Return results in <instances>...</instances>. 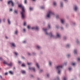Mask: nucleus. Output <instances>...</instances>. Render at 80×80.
Returning <instances> with one entry per match:
<instances>
[{"mask_svg": "<svg viewBox=\"0 0 80 80\" xmlns=\"http://www.w3.org/2000/svg\"><path fill=\"white\" fill-rule=\"evenodd\" d=\"M18 7H20V8H22V12H21V17L23 19L24 18H25V11L24 7H23V6H22V4L18 5Z\"/></svg>", "mask_w": 80, "mask_h": 80, "instance_id": "obj_1", "label": "nucleus"}, {"mask_svg": "<svg viewBox=\"0 0 80 80\" xmlns=\"http://www.w3.org/2000/svg\"><path fill=\"white\" fill-rule=\"evenodd\" d=\"M63 68V66L62 65L58 66L56 67V69L58 70V73L59 74H60V68Z\"/></svg>", "mask_w": 80, "mask_h": 80, "instance_id": "obj_2", "label": "nucleus"}, {"mask_svg": "<svg viewBox=\"0 0 80 80\" xmlns=\"http://www.w3.org/2000/svg\"><path fill=\"white\" fill-rule=\"evenodd\" d=\"M54 13L51 11H49L48 12V13L47 15V17L48 18H50V15H53Z\"/></svg>", "mask_w": 80, "mask_h": 80, "instance_id": "obj_3", "label": "nucleus"}, {"mask_svg": "<svg viewBox=\"0 0 80 80\" xmlns=\"http://www.w3.org/2000/svg\"><path fill=\"white\" fill-rule=\"evenodd\" d=\"M8 4H10L11 3L12 6H13V2H12V1H9L8 2Z\"/></svg>", "mask_w": 80, "mask_h": 80, "instance_id": "obj_4", "label": "nucleus"}, {"mask_svg": "<svg viewBox=\"0 0 80 80\" xmlns=\"http://www.w3.org/2000/svg\"><path fill=\"white\" fill-rule=\"evenodd\" d=\"M43 30L45 32V34L46 35H48V34L47 32V29H44V28H43Z\"/></svg>", "mask_w": 80, "mask_h": 80, "instance_id": "obj_5", "label": "nucleus"}, {"mask_svg": "<svg viewBox=\"0 0 80 80\" xmlns=\"http://www.w3.org/2000/svg\"><path fill=\"white\" fill-rule=\"evenodd\" d=\"M32 29L33 30V29H35L36 30H38L39 29L38 27H33L32 28Z\"/></svg>", "mask_w": 80, "mask_h": 80, "instance_id": "obj_6", "label": "nucleus"}, {"mask_svg": "<svg viewBox=\"0 0 80 80\" xmlns=\"http://www.w3.org/2000/svg\"><path fill=\"white\" fill-rule=\"evenodd\" d=\"M8 65L10 67H12V63L10 62L9 64H8Z\"/></svg>", "mask_w": 80, "mask_h": 80, "instance_id": "obj_7", "label": "nucleus"}, {"mask_svg": "<svg viewBox=\"0 0 80 80\" xmlns=\"http://www.w3.org/2000/svg\"><path fill=\"white\" fill-rule=\"evenodd\" d=\"M57 37L58 38H60V35L58 33H57Z\"/></svg>", "mask_w": 80, "mask_h": 80, "instance_id": "obj_8", "label": "nucleus"}, {"mask_svg": "<svg viewBox=\"0 0 80 80\" xmlns=\"http://www.w3.org/2000/svg\"><path fill=\"white\" fill-rule=\"evenodd\" d=\"M74 10H75V11H76V10H77V6H74Z\"/></svg>", "mask_w": 80, "mask_h": 80, "instance_id": "obj_9", "label": "nucleus"}, {"mask_svg": "<svg viewBox=\"0 0 80 80\" xmlns=\"http://www.w3.org/2000/svg\"><path fill=\"white\" fill-rule=\"evenodd\" d=\"M3 63L4 64H5L6 65H8V62L6 61H4Z\"/></svg>", "mask_w": 80, "mask_h": 80, "instance_id": "obj_10", "label": "nucleus"}, {"mask_svg": "<svg viewBox=\"0 0 80 80\" xmlns=\"http://www.w3.org/2000/svg\"><path fill=\"white\" fill-rule=\"evenodd\" d=\"M62 23H63V22H64V19H62L61 20Z\"/></svg>", "mask_w": 80, "mask_h": 80, "instance_id": "obj_11", "label": "nucleus"}, {"mask_svg": "<svg viewBox=\"0 0 80 80\" xmlns=\"http://www.w3.org/2000/svg\"><path fill=\"white\" fill-rule=\"evenodd\" d=\"M11 45H12V46L14 47H15V44L13 43H11Z\"/></svg>", "mask_w": 80, "mask_h": 80, "instance_id": "obj_12", "label": "nucleus"}, {"mask_svg": "<svg viewBox=\"0 0 80 80\" xmlns=\"http://www.w3.org/2000/svg\"><path fill=\"white\" fill-rule=\"evenodd\" d=\"M22 72L23 74L25 73V71L22 70Z\"/></svg>", "mask_w": 80, "mask_h": 80, "instance_id": "obj_13", "label": "nucleus"}, {"mask_svg": "<svg viewBox=\"0 0 80 80\" xmlns=\"http://www.w3.org/2000/svg\"><path fill=\"white\" fill-rule=\"evenodd\" d=\"M36 65L37 66V67L38 68H39V66H38V63H36Z\"/></svg>", "mask_w": 80, "mask_h": 80, "instance_id": "obj_14", "label": "nucleus"}, {"mask_svg": "<svg viewBox=\"0 0 80 80\" xmlns=\"http://www.w3.org/2000/svg\"><path fill=\"white\" fill-rule=\"evenodd\" d=\"M53 5H54V6H55L56 5H57V3L55 2H53Z\"/></svg>", "mask_w": 80, "mask_h": 80, "instance_id": "obj_15", "label": "nucleus"}, {"mask_svg": "<svg viewBox=\"0 0 80 80\" xmlns=\"http://www.w3.org/2000/svg\"><path fill=\"white\" fill-rule=\"evenodd\" d=\"M74 54H76L77 53V50H74Z\"/></svg>", "mask_w": 80, "mask_h": 80, "instance_id": "obj_16", "label": "nucleus"}, {"mask_svg": "<svg viewBox=\"0 0 80 80\" xmlns=\"http://www.w3.org/2000/svg\"><path fill=\"white\" fill-rule=\"evenodd\" d=\"M49 35H50V37H53V35H52V33L50 32L49 33Z\"/></svg>", "mask_w": 80, "mask_h": 80, "instance_id": "obj_17", "label": "nucleus"}, {"mask_svg": "<svg viewBox=\"0 0 80 80\" xmlns=\"http://www.w3.org/2000/svg\"><path fill=\"white\" fill-rule=\"evenodd\" d=\"M18 33V31L17 30H16L15 32V34H17V33Z\"/></svg>", "mask_w": 80, "mask_h": 80, "instance_id": "obj_18", "label": "nucleus"}, {"mask_svg": "<svg viewBox=\"0 0 80 80\" xmlns=\"http://www.w3.org/2000/svg\"><path fill=\"white\" fill-rule=\"evenodd\" d=\"M8 24H10V20H9V19L8 20Z\"/></svg>", "mask_w": 80, "mask_h": 80, "instance_id": "obj_19", "label": "nucleus"}, {"mask_svg": "<svg viewBox=\"0 0 80 80\" xmlns=\"http://www.w3.org/2000/svg\"><path fill=\"white\" fill-rule=\"evenodd\" d=\"M60 4H61L60 7H62V6H63V4H62V2H61Z\"/></svg>", "mask_w": 80, "mask_h": 80, "instance_id": "obj_20", "label": "nucleus"}, {"mask_svg": "<svg viewBox=\"0 0 80 80\" xmlns=\"http://www.w3.org/2000/svg\"><path fill=\"white\" fill-rule=\"evenodd\" d=\"M9 73H10V74H13V72L11 71H9Z\"/></svg>", "mask_w": 80, "mask_h": 80, "instance_id": "obj_21", "label": "nucleus"}, {"mask_svg": "<svg viewBox=\"0 0 80 80\" xmlns=\"http://www.w3.org/2000/svg\"><path fill=\"white\" fill-rule=\"evenodd\" d=\"M32 70H33V71H34V72H35V68H32Z\"/></svg>", "mask_w": 80, "mask_h": 80, "instance_id": "obj_22", "label": "nucleus"}, {"mask_svg": "<svg viewBox=\"0 0 80 80\" xmlns=\"http://www.w3.org/2000/svg\"><path fill=\"white\" fill-rule=\"evenodd\" d=\"M27 64H28V65H31V64H32V63L28 62Z\"/></svg>", "mask_w": 80, "mask_h": 80, "instance_id": "obj_23", "label": "nucleus"}, {"mask_svg": "<svg viewBox=\"0 0 80 80\" xmlns=\"http://www.w3.org/2000/svg\"><path fill=\"white\" fill-rule=\"evenodd\" d=\"M37 48H40V47L38 46H37Z\"/></svg>", "mask_w": 80, "mask_h": 80, "instance_id": "obj_24", "label": "nucleus"}, {"mask_svg": "<svg viewBox=\"0 0 80 80\" xmlns=\"http://www.w3.org/2000/svg\"><path fill=\"white\" fill-rule=\"evenodd\" d=\"M75 65V63H73L72 64V65Z\"/></svg>", "mask_w": 80, "mask_h": 80, "instance_id": "obj_25", "label": "nucleus"}, {"mask_svg": "<svg viewBox=\"0 0 80 80\" xmlns=\"http://www.w3.org/2000/svg\"><path fill=\"white\" fill-rule=\"evenodd\" d=\"M22 67H25V64H22Z\"/></svg>", "mask_w": 80, "mask_h": 80, "instance_id": "obj_26", "label": "nucleus"}, {"mask_svg": "<svg viewBox=\"0 0 80 80\" xmlns=\"http://www.w3.org/2000/svg\"><path fill=\"white\" fill-rule=\"evenodd\" d=\"M14 53H15V54L16 55V56H17V55H18V53L16 52H15Z\"/></svg>", "mask_w": 80, "mask_h": 80, "instance_id": "obj_27", "label": "nucleus"}, {"mask_svg": "<svg viewBox=\"0 0 80 80\" xmlns=\"http://www.w3.org/2000/svg\"><path fill=\"white\" fill-rule=\"evenodd\" d=\"M29 10H33V8H29Z\"/></svg>", "mask_w": 80, "mask_h": 80, "instance_id": "obj_28", "label": "nucleus"}, {"mask_svg": "<svg viewBox=\"0 0 80 80\" xmlns=\"http://www.w3.org/2000/svg\"><path fill=\"white\" fill-rule=\"evenodd\" d=\"M44 8H45V7H41V8L42 9H43Z\"/></svg>", "mask_w": 80, "mask_h": 80, "instance_id": "obj_29", "label": "nucleus"}, {"mask_svg": "<svg viewBox=\"0 0 80 80\" xmlns=\"http://www.w3.org/2000/svg\"><path fill=\"white\" fill-rule=\"evenodd\" d=\"M25 25H26V22H24L23 23L24 26H25Z\"/></svg>", "mask_w": 80, "mask_h": 80, "instance_id": "obj_30", "label": "nucleus"}, {"mask_svg": "<svg viewBox=\"0 0 80 80\" xmlns=\"http://www.w3.org/2000/svg\"><path fill=\"white\" fill-rule=\"evenodd\" d=\"M63 80H67V78H66L64 77L63 78Z\"/></svg>", "mask_w": 80, "mask_h": 80, "instance_id": "obj_31", "label": "nucleus"}, {"mask_svg": "<svg viewBox=\"0 0 80 80\" xmlns=\"http://www.w3.org/2000/svg\"><path fill=\"white\" fill-rule=\"evenodd\" d=\"M49 65L50 66L52 65V63H51V62H49Z\"/></svg>", "mask_w": 80, "mask_h": 80, "instance_id": "obj_32", "label": "nucleus"}, {"mask_svg": "<svg viewBox=\"0 0 80 80\" xmlns=\"http://www.w3.org/2000/svg\"><path fill=\"white\" fill-rule=\"evenodd\" d=\"M24 3H27V0H24Z\"/></svg>", "mask_w": 80, "mask_h": 80, "instance_id": "obj_33", "label": "nucleus"}, {"mask_svg": "<svg viewBox=\"0 0 80 80\" xmlns=\"http://www.w3.org/2000/svg\"><path fill=\"white\" fill-rule=\"evenodd\" d=\"M14 12L15 13H17V11L16 10H14Z\"/></svg>", "mask_w": 80, "mask_h": 80, "instance_id": "obj_34", "label": "nucleus"}, {"mask_svg": "<svg viewBox=\"0 0 80 80\" xmlns=\"http://www.w3.org/2000/svg\"><path fill=\"white\" fill-rule=\"evenodd\" d=\"M70 46V45L69 44H67V45L66 46L67 47H68Z\"/></svg>", "mask_w": 80, "mask_h": 80, "instance_id": "obj_35", "label": "nucleus"}, {"mask_svg": "<svg viewBox=\"0 0 80 80\" xmlns=\"http://www.w3.org/2000/svg\"><path fill=\"white\" fill-rule=\"evenodd\" d=\"M80 58H78V61H80Z\"/></svg>", "mask_w": 80, "mask_h": 80, "instance_id": "obj_36", "label": "nucleus"}, {"mask_svg": "<svg viewBox=\"0 0 80 80\" xmlns=\"http://www.w3.org/2000/svg\"><path fill=\"white\" fill-rule=\"evenodd\" d=\"M27 28H28V29H29V28H30V26H28Z\"/></svg>", "mask_w": 80, "mask_h": 80, "instance_id": "obj_37", "label": "nucleus"}, {"mask_svg": "<svg viewBox=\"0 0 80 80\" xmlns=\"http://www.w3.org/2000/svg\"><path fill=\"white\" fill-rule=\"evenodd\" d=\"M48 27L49 28H50V25H48Z\"/></svg>", "mask_w": 80, "mask_h": 80, "instance_id": "obj_38", "label": "nucleus"}, {"mask_svg": "<svg viewBox=\"0 0 80 80\" xmlns=\"http://www.w3.org/2000/svg\"><path fill=\"white\" fill-rule=\"evenodd\" d=\"M68 69H69V70H72V68H68Z\"/></svg>", "mask_w": 80, "mask_h": 80, "instance_id": "obj_39", "label": "nucleus"}, {"mask_svg": "<svg viewBox=\"0 0 80 80\" xmlns=\"http://www.w3.org/2000/svg\"><path fill=\"white\" fill-rule=\"evenodd\" d=\"M2 58H0V60H2Z\"/></svg>", "mask_w": 80, "mask_h": 80, "instance_id": "obj_40", "label": "nucleus"}, {"mask_svg": "<svg viewBox=\"0 0 80 80\" xmlns=\"http://www.w3.org/2000/svg\"><path fill=\"white\" fill-rule=\"evenodd\" d=\"M18 63H21V61H18Z\"/></svg>", "mask_w": 80, "mask_h": 80, "instance_id": "obj_41", "label": "nucleus"}, {"mask_svg": "<svg viewBox=\"0 0 80 80\" xmlns=\"http://www.w3.org/2000/svg\"><path fill=\"white\" fill-rule=\"evenodd\" d=\"M7 74H8V73H7V72H6V73H5V75H7Z\"/></svg>", "mask_w": 80, "mask_h": 80, "instance_id": "obj_42", "label": "nucleus"}, {"mask_svg": "<svg viewBox=\"0 0 80 80\" xmlns=\"http://www.w3.org/2000/svg\"><path fill=\"white\" fill-rule=\"evenodd\" d=\"M57 79L58 80H59V78H58V77H57Z\"/></svg>", "mask_w": 80, "mask_h": 80, "instance_id": "obj_43", "label": "nucleus"}, {"mask_svg": "<svg viewBox=\"0 0 80 80\" xmlns=\"http://www.w3.org/2000/svg\"><path fill=\"white\" fill-rule=\"evenodd\" d=\"M70 56V54H68L67 56L68 57H69V56Z\"/></svg>", "mask_w": 80, "mask_h": 80, "instance_id": "obj_44", "label": "nucleus"}, {"mask_svg": "<svg viewBox=\"0 0 80 80\" xmlns=\"http://www.w3.org/2000/svg\"><path fill=\"white\" fill-rule=\"evenodd\" d=\"M48 76H49V75L48 74H47V76L48 77Z\"/></svg>", "mask_w": 80, "mask_h": 80, "instance_id": "obj_45", "label": "nucleus"}, {"mask_svg": "<svg viewBox=\"0 0 80 80\" xmlns=\"http://www.w3.org/2000/svg\"><path fill=\"white\" fill-rule=\"evenodd\" d=\"M23 31H24V32H25V29H23Z\"/></svg>", "mask_w": 80, "mask_h": 80, "instance_id": "obj_46", "label": "nucleus"}, {"mask_svg": "<svg viewBox=\"0 0 80 80\" xmlns=\"http://www.w3.org/2000/svg\"><path fill=\"white\" fill-rule=\"evenodd\" d=\"M10 11H12V9H10Z\"/></svg>", "mask_w": 80, "mask_h": 80, "instance_id": "obj_47", "label": "nucleus"}, {"mask_svg": "<svg viewBox=\"0 0 80 80\" xmlns=\"http://www.w3.org/2000/svg\"><path fill=\"white\" fill-rule=\"evenodd\" d=\"M28 54L29 55H30V53H28Z\"/></svg>", "mask_w": 80, "mask_h": 80, "instance_id": "obj_48", "label": "nucleus"}, {"mask_svg": "<svg viewBox=\"0 0 80 80\" xmlns=\"http://www.w3.org/2000/svg\"><path fill=\"white\" fill-rule=\"evenodd\" d=\"M0 77L1 78H2V77L1 76H0Z\"/></svg>", "mask_w": 80, "mask_h": 80, "instance_id": "obj_49", "label": "nucleus"}, {"mask_svg": "<svg viewBox=\"0 0 80 80\" xmlns=\"http://www.w3.org/2000/svg\"><path fill=\"white\" fill-rule=\"evenodd\" d=\"M26 42V41H24L23 42V43H25Z\"/></svg>", "mask_w": 80, "mask_h": 80, "instance_id": "obj_50", "label": "nucleus"}, {"mask_svg": "<svg viewBox=\"0 0 80 80\" xmlns=\"http://www.w3.org/2000/svg\"><path fill=\"white\" fill-rule=\"evenodd\" d=\"M42 70H40V72H42Z\"/></svg>", "mask_w": 80, "mask_h": 80, "instance_id": "obj_51", "label": "nucleus"}, {"mask_svg": "<svg viewBox=\"0 0 80 80\" xmlns=\"http://www.w3.org/2000/svg\"><path fill=\"white\" fill-rule=\"evenodd\" d=\"M6 38H8L7 37V36H6Z\"/></svg>", "mask_w": 80, "mask_h": 80, "instance_id": "obj_52", "label": "nucleus"}, {"mask_svg": "<svg viewBox=\"0 0 80 80\" xmlns=\"http://www.w3.org/2000/svg\"><path fill=\"white\" fill-rule=\"evenodd\" d=\"M64 1H65V2H66V1H67V0H64Z\"/></svg>", "mask_w": 80, "mask_h": 80, "instance_id": "obj_53", "label": "nucleus"}, {"mask_svg": "<svg viewBox=\"0 0 80 80\" xmlns=\"http://www.w3.org/2000/svg\"><path fill=\"white\" fill-rule=\"evenodd\" d=\"M3 20L4 22V21H5V19H4Z\"/></svg>", "mask_w": 80, "mask_h": 80, "instance_id": "obj_54", "label": "nucleus"}, {"mask_svg": "<svg viewBox=\"0 0 80 80\" xmlns=\"http://www.w3.org/2000/svg\"><path fill=\"white\" fill-rule=\"evenodd\" d=\"M56 18H58V16H56Z\"/></svg>", "mask_w": 80, "mask_h": 80, "instance_id": "obj_55", "label": "nucleus"}, {"mask_svg": "<svg viewBox=\"0 0 80 80\" xmlns=\"http://www.w3.org/2000/svg\"><path fill=\"white\" fill-rule=\"evenodd\" d=\"M31 77H33V76L31 75Z\"/></svg>", "mask_w": 80, "mask_h": 80, "instance_id": "obj_56", "label": "nucleus"}, {"mask_svg": "<svg viewBox=\"0 0 80 80\" xmlns=\"http://www.w3.org/2000/svg\"><path fill=\"white\" fill-rule=\"evenodd\" d=\"M32 1H35V0H32Z\"/></svg>", "mask_w": 80, "mask_h": 80, "instance_id": "obj_57", "label": "nucleus"}, {"mask_svg": "<svg viewBox=\"0 0 80 80\" xmlns=\"http://www.w3.org/2000/svg\"><path fill=\"white\" fill-rule=\"evenodd\" d=\"M38 80H39V78H38Z\"/></svg>", "mask_w": 80, "mask_h": 80, "instance_id": "obj_58", "label": "nucleus"}, {"mask_svg": "<svg viewBox=\"0 0 80 80\" xmlns=\"http://www.w3.org/2000/svg\"><path fill=\"white\" fill-rule=\"evenodd\" d=\"M29 70H30V68H29Z\"/></svg>", "mask_w": 80, "mask_h": 80, "instance_id": "obj_59", "label": "nucleus"}, {"mask_svg": "<svg viewBox=\"0 0 80 80\" xmlns=\"http://www.w3.org/2000/svg\"><path fill=\"white\" fill-rule=\"evenodd\" d=\"M56 28H58V27H56Z\"/></svg>", "mask_w": 80, "mask_h": 80, "instance_id": "obj_60", "label": "nucleus"}, {"mask_svg": "<svg viewBox=\"0 0 80 80\" xmlns=\"http://www.w3.org/2000/svg\"><path fill=\"white\" fill-rule=\"evenodd\" d=\"M61 29H62L63 28H61Z\"/></svg>", "mask_w": 80, "mask_h": 80, "instance_id": "obj_61", "label": "nucleus"}, {"mask_svg": "<svg viewBox=\"0 0 80 80\" xmlns=\"http://www.w3.org/2000/svg\"><path fill=\"white\" fill-rule=\"evenodd\" d=\"M1 22V20H0V23Z\"/></svg>", "mask_w": 80, "mask_h": 80, "instance_id": "obj_62", "label": "nucleus"}, {"mask_svg": "<svg viewBox=\"0 0 80 80\" xmlns=\"http://www.w3.org/2000/svg\"><path fill=\"white\" fill-rule=\"evenodd\" d=\"M77 42V43H78V42Z\"/></svg>", "mask_w": 80, "mask_h": 80, "instance_id": "obj_63", "label": "nucleus"}, {"mask_svg": "<svg viewBox=\"0 0 80 80\" xmlns=\"http://www.w3.org/2000/svg\"><path fill=\"white\" fill-rule=\"evenodd\" d=\"M0 0V1H2V0Z\"/></svg>", "mask_w": 80, "mask_h": 80, "instance_id": "obj_64", "label": "nucleus"}]
</instances>
